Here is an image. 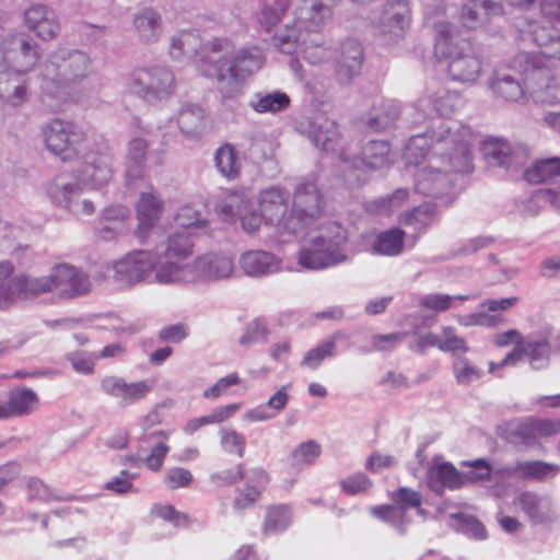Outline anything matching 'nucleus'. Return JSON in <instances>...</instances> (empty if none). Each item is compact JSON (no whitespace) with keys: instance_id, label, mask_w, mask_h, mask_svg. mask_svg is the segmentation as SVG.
<instances>
[{"instance_id":"nucleus-42","label":"nucleus","mask_w":560,"mask_h":560,"mask_svg":"<svg viewBox=\"0 0 560 560\" xmlns=\"http://www.w3.org/2000/svg\"><path fill=\"white\" fill-rule=\"evenodd\" d=\"M347 339V336L338 330L324 340L318 347L308 350L301 364L308 369H317L320 363L326 359L334 357L336 353V343L339 340Z\"/></svg>"},{"instance_id":"nucleus-25","label":"nucleus","mask_w":560,"mask_h":560,"mask_svg":"<svg viewBox=\"0 0 560 560\" xmlns=\"http://www.w3.org/2000/svg\"><path fill=\"white\" fill-rule=\"evenodd\" d=\"M240 266L248 277L260 278L280 270V260L267 250H248L242 254Z\"/></svg>"},{"instance_id":"nucleus-7","label":"nucleus","mask_w":560,"mask_h":560,"mask_svg":"<svg viewBox=\"0 0 560 560\" xmlns=\"http://www.w3.org/2000/svg\"><path fill=\"white\" fill-rule=\"evenodd\" d=\"M82 160L81 166L69 173L73 182L91 188H101L107 185L114 175L113 152L109 143L105 140L95 142L93 145H83V150L77 156Z\"/></svg>"},{"instance_id":"nucleus-54","label":"nucleus","mask_w":560,"mask_h":560,"mask_svg":"<svg viewBox=\"0 0 560 560\" xmlns=\"http://www.w3.org/2000/svg\"><path fill=\"white\" fill-rule=\"evenodd\" d=\"M509 441L521 448L534 447L537 444L529 418L516 424L509 432Z\"/></svg>"},{"instance_id":"nucleus-63","label":"nucleus","mask_w":560,"mask_h":560,"mask_svg":"<svg viewBox=\"0 0 560 560\" xmlns=\"http://www.w3.org/2000/svg\"><path fill=\"white\" fill-rule=\"evenodd\" d=\"M454 373L456 380L462 385H469L471 382L478 380L481 371L471 365L466 359H459L454 363Z\"/></svg>"},{"instance_id":"nucleus-11","label":"nucleus","mask_w":560,"mask_h":560,"mask_svg":"<svg viewBox=\"0 0 560 560\" xmlns=\"http://www.w3.org/2000/svg\"><path fill=\"white\" fill-rule=\"evenodd\" d=\"M43 136L47 150L62 161H71L83 150L85 133L70 121L54 119L43 128Z\"/></svg>"},{"instance_id":"nucleus-26","label":"nucleus","mask_w":560,"mask_h":560,"mask_svg":"<svg viewBox=\"0 0 560 560\" xmlns=\"http://www.w3.org/2000/svg\"><path fill=\"white\" fill-rule=\"evenodd\" d=\"M195 272L206 280H220L229 278L234 264L231 257L223 254H207L198 257L192 266Z\"/></svg>"},{"instance_id":"nucleus-29","label":"nucleus","mask_w":560,"mask_h":560,"mask_svg":"<svg viewBox=\"0 0 560 560\" xmlns=\"http://www.w3.org/2000/svg\"><path fill=\"white\" fill-rule=\"evenodd\" d=\"M194 243L187 230H176L171 233L166 241L156 246V257L183 260L192 253Z\"/></svg>"},{"instance_id":"nucleus-21","label":"nucleus","mask_w":560,"mask_h":560,"mask_svg":"<svg viewBox=\"0 0 560 560\" xmlns=\"http://www.w3.org/2000/svg\"><path fill=\"white\" fill-rule=\"evenodd\" d=\"M13 265L3 260L0 262V310H8L18 300L25 299L28 290V277L19 275L11 278Z\"/></svg>"},{"instance_id":"nucleus-2","label":"nucleus","mask_w":560,"mask_h":560,"mask_svg":"<svg viewBox=\"0 0 560 560\" xmlns=\"http://www.w3.org/2000/svg\"><path fill=\"white\" fill-rule=\"evenodd\" d=\"M92 72V59L80 49L57 47L40 63L42 103L50 110L60 109L74 85Z\"/></svg>"},{"instance_id":"nucleus-36","label":"nucleus","mask_w":560,"mask_h":560,"mask_svg":"<svg viewBox=\"0 0 560 560\" xmlns=\"http://www.w3.org/2000/svg\"><path fill=\"white\" fill-rule=\"evenodd\" d=\"M480 151L489 166L508 168L514 162L511 145L501 139L486 140Z\"/></svg>"},{"instance_id":"nucleus-44","label":"nucleus","mask_w":560,"mask_h":560,"mask_svg":"<svg viewBox=\"0 0 560 560\" xmlns=\"http://www.w3.org/2000/svg\"><path fill=\"white\" fill-rule=\"evenodd\" d=\"M435 217L436 206L431 202H424L401 213L399 222L405 226H411L420 231L429 226L434 221Z\"/></svg>"},{"instance_id":"nucleus-24","label":"nucleus","mask_w":560,"mask_h":560,"mask_svg":"<svg viewBox=\"0 0 560 560\" xmlns=\"http://www.w3.org/2000/svg\"><path fill=\"white\" fill-rule=\"evenodd\" d=\"M224 220L238 218L246 232H255L261 224L264 217L255 211H248V203L240 195H229L219 206Z\"/></svg>"},{"instance_id":"nucleus-1","label":"nucleus","mask_w":560,"mask_h":560,"mask_svg":"<svg viewBox=\"0 0 560 560\" xmlns=\"http://www.w3.org/2000/svg\"><path fill=\"white\" fill-rule=\"evenodd\" d=\"M432 137L435 138L434 155L430 158L428 166L416 174L415 189L423 196L450 205L456 197L459 174L469 173L474 168L469 141L446 128Z\"/></svg>"},{"instance_id":"nucleus-28","label":"nucleus","mask_w":560,"mask_h":560,"mask_svg":"<svg viewBox=\"0 0 560 560\" xmlns=\"http://www.w3.org/2000/svg\"><path fill=\"white\" fill-rule=\"evenodd\" d=\"M465 483V472H459L451 463L438 464L428 472V486L438 494H442L444 488L458 489Z\"/></svg>"},{"instance_id":"nucleus-56","label":"nucleus","mask_w":560,"mask_h":560,"mask_svg":"<svg viewBox=\"0 0 560 560\" xmlns=\"http://www.w3.org/2000/svg\"><path fill=\"white\" fill-rule=\"evenodd\" d=\"M273 46L283 54H293L301 46L300 36L294 28H280L272 37Z\"/></svg>"},{"instance_id":"nucleus-57","label":"nucleus","mask_w":560,"mask_h":560,"mask_svg":"<svg viewBox=\"0 0 560 560\" xmlns=\"http://www.w3.org/2000/svg\"><path fill=\"white\" fill-rule=\"evenodd\" d=\"M336 0H304L303 10L307 12V18L315 24H318L331 15V7Z\"/></svg>"},{"instance_id":"nucleus-39","label":"nucleus","mask_w":560,"mask_h":560,"mask_svg":"<svg viewBox=\"0 0 560 560\" xmlns=\"http://www.w3.org/2000/svg\"><path fill=\"white\" fill-rule=\"evenodd\" d=\"M154 281L160 284H172L186 281L190 273L188 265L182 264L180 260L158 257L155 266Z\"/></svg>"},{"instance_id":"nucleus-58","label":"nucleus","mask_w":560,"mask_h":560,"mask_svg":"<svg viewBox=\"0 0 560 560\" xmlns=\"http://www.w3.org/2000/svg\"><path fill=\"white\" fill-rule=\"evenodd\" d=\"M174 220L182 230L201 228L207 224V220L201 212L190 206H184L176 212Z\"/></svg>"},{"instance_id":"nucleus-33","label":"nucleus","mask_w":560,"mask_h":560,"mask_svg":"<svg viewBox=\"0 0 560 560\" xmlns=\"http://www.w3.org/2000/svg\"><path fill=\"white\" fill-rule=\"evenodd\" d=\"M524 178L532 184H560V158H547L536 161L524 172Z\"/></svg>"},{"instance_id":"nucleus-59","label":"nucleus","mask_w":560,"mask_h":560,"mask_svg":"<svg viewBox=\"0 0 560 560\" xmlns=\"http://www.w3.org/2000/svg\"><path fill=\"white\" fill-rule=\"evenodd\" d=\"M220 433L222 448L228 453H235L238 457H243L246 446L245 436L233 429H222Z\"/></svg>"},{"instance_id":"nucleus-37","label":"nucleus","mask_w":560,"mask_h":560,"mask_svg":"<svg viewBox=\"0 0 560 560\" xmlns=\"http://www.w3.org/2000/svg\"><path fill=\"white\" fill-rule=\"evenodd\" d=\"M289 105V95L281 91L257 92L248 103V106L259 114H277L285 110Z\"/></svg>"},{"instance_id":"nucleus-32","label":"nucleus","mask_w":560,"mask_h":560,"mask_svg":"<svg viewBox=\"0 0 560 560\" xmlns=\"http://www.w3.org/2000/svg\"><path fill=\"white\" fill-rule=\"evenodd\" d=\"M450 129L452 132H458L460 133L465 139H467V131L465 129H456L454 130L451 126L447 124L441 122L438 128L427 130L423 133H417L412 135L409 138L408 144H407V152L408 154H413L416 158L421 156L425 158L428 156V161L431 156L434 155V142L435 138L432 137L433 133L440 132L442 129Z\"/></svg>"},{"instance_id":"nucleus-62","label":"nucleus","mask_w":560,"mask_h":560,"mask_svg":"<svg viewBox=\"0 0 560 560\" xmlns=\"http://www.w3.org/2000/svg\"><path fill=\"white\" fill-rule=\"evenodd\" d=\"M269 330L267 324L262 318H256L248 324L245 334L240 338L242 346H248L250 343L266 341Z\"/></svg>"},{"instance_id":"nucleus-53","label":"nucleus","mask_w":560,"mask_h":560,"mask_svg":"<svg viewBox=\"0 0 560 560\" xmlns=\"http://www.w3.org/2000/svg\"><path fill=\"white\" fill-rule=\"evenodd\" d=\"M320 455V445L313 440L301 443L290 455L289 460L293 467L313 464Z\"/></svg>"},{"instance_id":"nucleus-6","label":"nucleus","mask_w":560,"mask_h":560,"mask_svg":"<svg viewBox=\"0 0 560 560\" xmlns=\"http://www.w3.org/2000/svg\"><path fill=\"white\" fill-rule=\"evenodd\" d=\"M326 199L315 180L300 179L293 190L292 208L285 223L287 233L296 234L312 224L324 213Z\"/></svg>"},{"instance_id":"nucleus-27","label":"nucleus","mask_w":560,"mask_h":560,"mask_svg":"<svg viewBox=\"0 0 560 560\" xmlns=\"http://www.w3.org/2000/svg\"><path fill=\"white\" fill-rule=\"evenodd\" d=\"M310 140L323 151L335 152L340 140L338 124L326 117H317L310 124Z\"/></svg>"},{"instance_id":"nucleus-15","label":"nucleus","mask_w":560,"mask_h":560,"mask_svg":"<svg viewBox=\"0 0 560 560\" xmlns=\"http://www.w3.org/2000/svg\"><path fill=\"white\" fill-rule=\"evenodd\" d=\"M158 265V257L149 250H135L127 254L115 266V280L127 287L145 280Z\"/></svg>"},{"instance_id":"nucleus-34","label":"nucleus","mask_w":560,"mask_h":560,"mask_svg":"<svg viewBox=\"0 0 560 560\" xmlns=\"http://www.w3.org/2000/svg\"><path fill=\"white\" fill-rule=\"evenodd\" d=\"M133 25L139 39L143 43L156 42L162 33L161 15L152 9H144L136 14Z\"/></svg>"},{"instance_id":"nucleus-30","label":"nucleus","mask_w":560,"mask_h":560,"mask_svg":"<svg viewBox=\"0 0 560 560\" xmlns=\"http://www.w3.org/2000/svg\"><path fill=\"white\" fill-rule=\"evenodd\" d=\"M400 113L399 105L389 100L382 101L378 105L362 117L365 126L372 131H382L392 127Z\"/></svg>"},{"instance_id":"nucleus-41","label":"nucleus","mask_w":560,"mask_h":560,"mask_svg":"<svg viewBox=\"0 0 560 560\" xmlns=\"http://www.w3.org/2000/svg\"><path fill=\"white\" fill-rule=\"evenodd\" d=\"M177 122L184 135L199 136L206 127L205 110L199 105L187 104L180 109Z\"/></svg>"},{"instance_id":"nucleus-17","label":"nucleus","mask_w":560,"mask_h":560,"mask_svg":"<svg viewBox=\"0 0 560 560\" xmlns=\"http://www.w3.org/2000/svg\"><path fill=\"white\" fill-rule=\"evenodd\" d=\"M514 504L521 509L534 526L551 525L558 520L552 500L547 494L526 490L514 498Z\"/></svg>"},{"instance_id":"nucleus-3","label":"nucleus","mask_w":560,"mask_h":560,"mask_svg":"<svg viewBox=\"0 0 560 560\" xmlns=\"http://www.w3.org/2000/svg\"><path fill=\"white\" fill-rule=\"evenodd\" d=\"M434 31L435 55L447 61V72L451 79L462 83L476 82L481 73L482 65L469 43L455 35V28L450 23H436Z\"/></svg>"},{"instance_id":"nucleus-43","label":"nucleus","mask_w":560,"mask_h":560,"mask_svg":"<svg viewBox=\"0 0 560 560\" xmlns=\"http://www.w3.org/2000/svg\"><path fill=\"white\" fill-rule=\"evenodd\" d=\"M291 523L292 513L288 505H270L262 523V534L269 536L282 533Z\"/></svg>"},{"instance_id":"nucleus-14","label":"nucleus","mask_w":560,"mask_h":560,"mask_svg":"<svg viewBox=\"0 0 560 560\" xmlns=\"http://www.w3.org/2000/svg\"><path fill=\"white\" fill-rule=\"evenodd\" d=\"M68 173L58 174L47 186V194L51 201L79 215H90L94 212L92 201L80 199L81 186L73 182Z\"/></svg>"},{"instance_id":"nucleus-55","label":"nucleus","mask_w":560,"mask_h":560,"mask_svg":"<svg viewBox=\"0 0 560 560\" xmlns=\"http://www.w3.org/2000/svg\"><path fill=\"white\" fill-rule=\"evenodd\" d=\"M485 8L479 3V0H469L462 7L460 20L465 27L476 28L483 24L485 20Z\"/></svg>"},{"instance_id":"nucleus-51","label":"nucleus","mask_w":560,"mask_h":560,"mask_svg":"<svg viewBox=\"0 0 560 560\" xmlns=\"http://www.w3.org/2000/svg\"><path fill=\"white\" fill-rule=\"evenodd\" d=\"M215 164L220 173L228 178H235L238 175L236 152L231 144H224L215 152Z\"/></svg>"},{"instance_id":"nucleus-18","label":"nucleus","mask_w":560,"mask_h":560,"mask_svg":"<svg viewBox=\"0 0 560 560\" xmlns=\"http://www.w3.org/2000/svg\"><path fill=\"white\" fill-rule=\"evenodd\" d=\"M101 388L108 396L119 399L120 405L126 407L144 399L153 389V381L127 383L122 377L109 375L101 381Z\"/></svg>"},{"instance_id":"nucleus-47","label":"nucleus","mask_w":560,"mask_h":560,"mask_svg":"<svg viewBox=\"0 0 560 560\" xmlns=\"http://www.w3.org/2000/svg\"><path fill=\"white\" fill-rule=\"evenodd\" d=\"M526 355L529 359V364L534 370L547 368L551 354V345L548 341V336H544L538 340H529L524 342Z\"/></svg>"},{"instance_id":"nucleus-9","label":"nucleus","mask_w":560,"mask_h":560,"mask_svg":"<svg viewBox=\"0 0 560 560\" xmlns=\"http://www.w3.org/2000/svg\"><path fill=\"white\" fill-rule=\"evenodd\" d=\"M91 289L89 275L67 262L54 265L48 276L37 278V294L56 290L62 300H73L86 295Z\"/></svg>"},{"instance_id":"nucleus-19","label":"nucleus","mask_w":560,"mask_h":560,"mask_svg":"<svg viewBox=\"0 0 560 560\" xmlns=\"http://www.w3.org/2000/svg\"><path fill=\"white\" fill-rule=\"evenodd\" d=\"M289 195L280 187H269L259 194V209L264 221L268 225L276 226L281 233H287Z\"/></svg>"},{"instance_id":"nucleus-5","label":"nucleus","mask_w":560,"mask_h":560,"mask_svg":"<svg viewBox=\"0 0 560 560\" xmlns=\"http://www.w3.org/2000/svg\"><path fill=\"white\" fill-rule=\"evenodd\" d=\"M346 243V230L337 222H330L307 247L301 249L299 264L306 269L319 270L345 262L348 260L343 253Z\"/></svg>"},{"instance_id":"nucleus-35","label":"nucleus","mask_w":560,"mask_h":560,"mask_svg":"<svg viewBox=\"0 0 560 560\" xmlns=\"http://www.w3.org/2000/svg\"><path fill=\"white\" fill-rule=\"evenodd\" d=\"M148 148V141L141 137H136L129 141L126 156V177L128 179L142 177L147 162Z\"/></svg>"},{"instance_id":"nucleus-13","label":"nucleus","mask_w":560,"mask_h":560,"mask_svg":"<svg viewBox=\"0 0 560 560\" xmlns=\"http://www.w3.org/2000/svg\"><path fill=\"white\" fill-rule=\"evenodd\" d=\"M343 163V172L349 174V177L355 175V180L362 183L365 178L361 173L365 168L381 170L387 167L392 162L390 145L385 140H371L362 148L361 156L348 158L343 154L340 155Z\"/></svg>"},{"instance_id":"nucleus-20","label":"nucleus","mask_w":560,"mask_h":560,"mask_svg":"<svg viewBox=\"0 0 560 560\" xmlns=\"http://www.w3.org/2000/svg\"><path fill=\"white\" fill-rule=\"evenodd\" d=\"M4 60L14 67L33 69L35 67V45L32 36L18 32L7 34L0 44Z\"/></svg>"},{"instance_id":"nucleus-8","label":"nucleus","mask_w":560,"mask_h":560,"mask_svg":"<svg viewBox=\"0 0 560 560\" xmlns=\"http://www.w3.org/2000/svg\"><path fill=\"white\" fill-rule=\"evenodd\" d=\"M514 69L525 73L529 82L528 93L536 102L549 105L560 103V85L538 56L524 51L517 54L514 57Z\"/></svg>"},{"instance_id":"nucleus-45","label":"nucleus","mask_w":560,"mask_h":560,"mask_svg":"<svg viewBox=\"0 0 560 560\" xmlns=\"http://www.w3.org/2000/svg\"><path fill=\"white\" fill-rule=\"evenodd\" d=\"M405 232L399 228H392L381 233L373 243V250L381 255L395 256L404 249Z\"/></svg>"},{"instance_id":"nucleus-10","label":"nucleus","mask_w":560,"mask_h":560,"mask_svg":"<svg viewBox=\"0 0 560 560\" xmlns=\"http://www.w3.org/2000/svg\"><path fill=\"white\" fill-rule=\"evenodd\" d=\"M174 74L164 67L135 70L127 80L128 93L149 104L168 98L174 91Z\"/></svg>"},{"instance_id":"nucleus-48","label":"nucleus","mask_w":560,"mask_h":560,"mask_svg":"<svg viewBox=\"0 0 560 560\" xmlns=\"http://www.w3.org/2000/svg\"><path fill=\"white\" fill-rule=\"evenodd\" d=\"M371 512L375 517L390 524L399 534H405L406 527L410 523L406 516L405 508L399 505H377Z\"/></svg>"},{"instance_id":"nucleus-22","label":"nucleus","mask_w":560,"mask_h":560,"mask_svg":"<svg viewBox=\"0 0 560 560\" xmlns=\"http://www.w3.org/2000/svg\"><path fill=\"white\" fill-rule=\"evenodd\" d=\"M364 55L361 44L353 38L341 43L337 57L336 74L341 83H349L361 72Z\"/></svg>"},{"instance_id":"nucleus-49","label":"nucleus","mask_w":560,"mask_h":560,"mask_svg":"<svg viewBox=\"0 0 560 560\" xmlns=\"http://www.w3.org/2000/svg\"><path fill=\"white\" fill-rule=\"evenodd\" d=\"M430 102L438 115L450 116L462 105V97L455 91L439 89L431 96Z\"/></svg>"},{"instance_id":"nucleus-64","label":"nucleus","mask_w":560,"mask_h":560,"mask_svg":"<svg viewBox=\"0 0 560 560\" xmlns=\"http://www.w3.org/2000/svg\"><path fill=\"white\" fill-rule=\"evenodd\" d=\"M470 467L471 470L465 472L466 483L490 480L492 467L486 459L478 458L470 463Z\"/></svg>"},{"instance_id":"nucleus-60","label":"nucleus","mask_w":560,"mask_h":560,"mask_svg":"<svg viewBox=\"0 0 560 560\" xmlns=\"http://www.w3.org/2000/svg\"><path fill=\"white\" fill-rule=\"evenodd\" d=\"M453 517L457 521L458 529L464 534L478 539L486 538V528L477 517L463 513L455 514Z\"/></svg>"},{"instance_id":"nucleus-16","label":"nucleus","mask_w":560,"mask_h":560,"mask_svg":"<svg viewBox=\"0 0 560 560\" xmlns=\"http://www.w3.org/2000/svg\"><path fill=\"white\" fill-rule=\"evenodd\" d=\"M528 83L525 73L514 69L513 58L508 68L493 71L489 88L495 96L506 102H520L525 98V94L528 92Z\"/></svg>"},{"instance_id":"nucleus-40","label":"nucleus","mask_w":560,"mask_h":560,"mask_svg":"<svg viewBox=\"0 0 560 560\" xmlns=\"http://www.w3.org/2000/svg\"><path fill=\"white\" fill-rule=\"evenodd\" d=\"M35 402V392L31 388L18 386L8 393V401L3 404L5 419L26 415Z\"/></svg>"},{"instance_id":"nucleus-23","label":"nucleus","mask_w":560,"mask_h":560,"mask_svg":"<svg viewBox=\"0 0 560 560\" xmlns=\"http://www.w3.org/2000/svg\"><path fill=\"white\" fill-rule=\"evenodd\" d=\"M31 69L5 67L0 69V100L18 106L26 100L25 74Z\"/></svg>"},{"instance_id":"nucleus-38","label":"nucleus","mask_w":560,"mask_h":560,"mask_svg":"<svg viewBox=\"0 0 560 560\" xmlns=\"http://www.w3.org/2000/svg\"><path fill=\"white\" fill-rule=\"evenodd\" d=\"M515 471L520 479L545 481L553 478L560 467L541 460H520L515 463Z\"/></svg>"},{"instance_id":"nucleus-52","label":"nucleus","mask_w":560,"mask_h":560,"mask_svg":"<svg viewBox=\"0 0 560 560\" xmlns=\"http://www.w3.org/2000/svg\"><path fill=\"white\" fill-rule=\"evenodd\" d=\"M231 45L228 39L223 38H212L211 40L207 42L201 47V58H200V69L207 75V70H211V62H205V57L209 56L213 59H219L220 57L229 58L228 55L230 54Z\"/></svg>"},{"instance_id":"nucleus-61","label":"nucleus","mask_w":560,"mask_h":560,"mask_svg":"<svg viewBox=\"0 0 560 560\" xmlns=\"http://www.w3.org/2000/svg\"><path fill=\"white\" fill-rule=\"evenodd\" d=\"M244 477H245L244 466L242 464H237L232 469H225V470H221L218 472H213L210 476V480L217 487L223 488V487H230V486L236 485L237 482L243 480Z\"/></svg>"},{"instance_id":"nucleus-50","label":"nucleus","mask_w":560,"mask_h":560,"mask_svg":"<svg viewBox=\"0 0 560 560\" xmlns=\"http://www.w3.org/2000/svg\"><path fill=\"white\" fill-rule=\"evenodd\" d=\"M199 38L194 32H180L172 38L171 55L173 58H180L182 56L198 55Z\"/></svg>"},{"instance_id":"nucleus-46","label":"nucleus","mask_w":560,"mask_h":560,"mask_svg":"<svg viewBox=\"0 0 560 560\" xmlns=\"http://www.w3.org/2000/svg\"><path fill=\"white\" fill-rule=\"evenodd\" d=\"M60 22L55 11L46 5L37 4V37L50 40L58 36Z\"/></svg>"},{"instance_id":"nucleus-12","label":"nucleus","mask_w":560,"mask_h":560,"mask_svg":"<svg viewBox=\"0 0 560 560\" xmlns=\"http://www.w3.org/2000/svg\"><path fill=\"white\" fill-rule=\"evenodd\" d=\"M410 20L408 0H387L371 23L384 39L396 42L405 36Z\"/></svg>"},{"instance_id":"nucleus-4","label":"nucleus","mask_w":560,"mask_h":560,"mask_svg":"<svg viewBox=\"0 0 560 560\" xmlns=\"http://www.w3.org/2000/svg\"><path fill=\"white\" fill-rule=\"evenodd\" d=\"M205 62H211V70H207V77L217 79L219 92L223 98H233L240 94L242 81L258 71L262 59L258 48H243L230 59L220 57L213 59L205 57Z\"/></svg>"},{"instance_id":"nucleus-31","label":"nucleus","mask_w":560,"mask_h":560,"mask_svg":"<svg viewBox=\"0 0 560 560\" xmlns=\"http://www.w3.org/2000/svg\"><path fill=\"white\" fill-rule=\"evenodd\" d=\"M162 212V201L153 192H142L137 203L139 220L138 236L143 238L147 231L158 222Z\"/></svg>"}]
</instances>
